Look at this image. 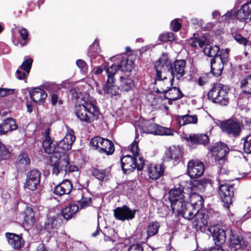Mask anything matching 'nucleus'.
<instances>
[{"label":"nucleus","instance_id":"obj_1","mask_svg":"<svg viewBox=\"0 0 251 251\" xmlns=\"http://www.w3.org/2000/svg\"><path fill=\"white\" fill-rule=\"evenodd\" d=\"M118 59L120 61L117 62L106 69L107 80L106 83L103 87V91L107 97L113 98L120 96V93L119 87L115 85L114 75L118 70L123 72H130L133 68L134 64L132 60L125 58L122 55H119L111 58V60L114 61Z\"/></svg>","mask_w":251,"mask_h":251},{"label":"nucleus","instance_id":"obj_2","mask_svg":"<svg viewBox=\"0 0 251 251\" xmlns=\"http://www.w3.org/2000/svg\"><path fill=\"white\" fill-rule=\"evenodd\" d=\"M170 64L171 61L165 56H162L154 63L156 70L154 84L157 87L156 92L158 93H166L170 87L173 85V80L168 79L166 75L168 67Z\"/></svg>","mask_w":251,"mask_h":251},{"label":"nucleus","instance_id":"obj_3","mask_svg":"<svg viewBox=\"0 0 251 251\" xmlns=\"http://www.w3.org/2000/svg\"><path fill=\"white\" fill-rule=\"evenodd\" d=\"M43 147L46 153H53L50 157V164L52 167V174L57 176L60 171L66 168L68 164L67 158L66 157L62 158L63 152L57 150L51 139H44Z\"/></svg>","mask_w":251,"mask_h":251},{"label":"nucleus","instance_id":"obj_4","mask_svg":"<svg viewBox=\"0 0 251 251\" xmlns=\"http://www.w3.org/2000/svg\"><path fill=\"white\" fill-rule=\"evenodd\" d=\"M75 114L81 122L90 124L99 118L100 112L95 101L88 100L75 105Z\"/></svg>","mask_w":251,"mask_h":251},{"label":"nucleus","instance_id":"obj_5","mask_svg":"<svg viewBox=\"0 0 251 251\" xmlns=\"http://www.w3.org/2000/svg\"><path fill=\"white\" fill-rule=\"evenodd\" d=\"M229 88L221 84L215 85L208 93V97L214 102L226 105L229 101Z\"/></svg>","mask_w":251,"mask_h":251},{"label":"nucleus","instance_id":"obj_6","mask_svg":"<svg viewBox=\"0 0 251 251\" xmlns=\"http://www.w3.org/2000/svg\"><path fill=\"white\" fill-rule=\"evenodd\" d=\"M122 167L124 172L132 171L135 168L138 170H142L144 166V160L142 157L137 159L135 156L126 155L121 158Z\"/></svg>","mask_w":251,"mask_h":251},{"label":"nucleus","instance_id":"obj_7","mask_svg":"<svg viewBox=\"0 0 251 251\" xmlns=\"http://www.w3.org/2000/svg\"><path fill=\"white\" fill-rule=\"evenodd\" d=\"M136 132L138 129H141L143 133H150L159 135H173V131L170 128H166L159 126L155 124H146L144 126L140 127L139 126H135Z\"/></svg>","mask_w":251,"mask_h":251},{"label":"nucleus","instance_id":"obj_8","mask_svg":"<svg viewBox=\"0 0 251 251\" xmlns=\"http://www.w3.org/2000/svg\"><path fill=\"white\" fill-rule=\"evenodd\" d=\"M91 146L100 149V151L107 155L112 154L115 151L114 144L110 140L101 138L95 137L92 138L90 141Z\"/></svg>","mask_w":251,"mask_h":251},{"label":"nucleus","instance_id":"obj_9","mask_svg":"<svg viewBox=\"0 0 251 251\" xmlns=\"http://www.w3.org/2000/svg\"><path fill=\"white\" fill-rule=\"evenodd\" d=\"M234 191V186L232 185L226 183L219 185V195L224 203V206L227 208L232 202Z\"/></svg>","mask_w":251,"mask_h":251},{"label":"nucleus","instance_id":"obj_10","mask_svg":"<svg viewBox=\"0 0 251 251\" xmlns=\"http://www.w3.org/2000/svg\"><path fill=\"white\" fill-rule=\"evenodd\" d=\"M221 126L224 132L236 137L240 135L242 126L239 122L229 119L222 122Z\"/></svg>","mask_w":251,"mask_h":251},{"label":"nucleus","instance_id":"obj_11","mask_svg":"<svg viewBox=\"0 0 251 251\" xmlns=\"http://www.w3.org/2000/svg\"><path fill=\"white\" fill-rule=\"evenodd\" d=\"M136 211V210L131 209L126 205L118 207L113 210L115 218L122 221L133 219L135 217Z\"/></svg>","mask_w":251,"mask_h":251},{"label":"nucleus","instance_id":"obj_12","mask_svg":"<svg viewBox=\"0 0 251 251\" xmlns=\"http://www.w3.org/2000/svg\"><path fill=\"white\" fill-rule=\"evenodd\" d=\"M185 61L184 60H176L173 65L171 63L170 66L168 67V71L171 69V75L172 76V80L176 78L179 80L185 74Z\"/></svg>","mask_w":251,"mask_h":251},{"label":"nucleus","instance_id":"obj_13","mask_svg":"<svg viewBox=\"0 0 251 251\" xmlns=\"http://www.w3.org/2000/svg\"><path fill=\"white\" fill-rule=\"evenodd\" d=\"M204 172V165L198 160H191L187 164V173L191 178L201 176Z\"/></svg>","mask_w":251,"mask_h":251},{"label":"nucleus","instance_id":"obj_14","mask_svg":"<svg viewBox=\"0 0 251 251\" xmlns=\"http://www.w3.org/2000/svg\"><path fill=\"white\" fill-rule=\"evenodd\" d=\"M210 150L212 156L217 161L224 160L229 151L227 146L222 142L215 143Z\"/></svg>","mask_w":251,"mask_h":251},{"label":"nucleus","instance_id":"obj_15","mask_svg":"<svg viewBox=\"0 0 251 251\" xmlns=\"http://www.w3.org/2000/svg\"><path fill=\"white\" fill-rule=\"evenodd\" d=\"M220 51V48L216 45L211 46L210 45H206L203 49V52L205 55L212 57V58H215L217 62H221V63L226 64L227 62V56L220 55L218 53Z\"/></svg>","mask_w":251,"mask_h":251},{"label":"nucleus","instance_id":"obj_16","mask_svg":"<svg viewBox=\"0 0 251 251\" xmlns=\"http://www.w3.org/2000/svg\"><path fill=\"white\" fill-rule=\"evenodd\" d=\"M40 176L41 174L37 170L29 171L27 174L25 187L32 191L35 190L40 182Z\"/></svg>","mask_w":251,"mask_h":251},{"label":"nucleus","instance_id":"obj_17","mask_svg":"<svg viewBox=\"0 0 251 251\" xmlns=\"http://www.w3.org/2000/svg\"><path fill=\"white\" fill-rule=\"evenodd\" d=\"M75 140V137L73 130L71 129H68L65 137L56 143V148L58 151L59 149L62 151L70 150Z\"/></svg>","mask_w":251,"mask_h":251},{"label":"nucleus","instance_id":"obj_18","mask_svg":"<svg viewBox=\"0 0 251 251\" xmlns=\"http://www.w3.org/2000/svg\"><path fill=\"white\" fill-rule=\"evenodd\" d=\"M181 156L182 152L180 148L174 146L167 149L164 156V160L171 161L173 164H177L179 162Z\"/></svg>","mask_w":251,"mask_h":251},{"label":"nucleus","instance_id":"obj_19","mask_svg":"<svg viewBox=\"0 0 251 251\" xmlns=\"http://www.w3.org/2000/svg\"><path fill=\"white\" fill-rule=\"evenodd\" d=\"M189 142V145L192 148H195L199 144L206 145L209 142V138L205 134H190L185 138Z\"/></svg>","mask_w":251,"mask_h":251},{"label":"nucleus","instance_id":"obj_20","mask_svg":"<svg viewBox=\"0 0 251 251\" xmlns=\"http://www.w3.org/2000/svg\"><path fill=\"white\" fill-rule=\"evenodd\" d=\"M209 230L217 246H220L225 242L226 235L225 231L223 229L219 226H213L210 227Z\"/></svg>","mask_w":251,"mask_h":251},{"label":"nucleus","instance_id":"obj_21","mask_svg":"<svg viewBox=\"0 0 251 251\" xmlns=\"http://www.w3.org/2000/svg\"><path fill=\"white\" fill-rule=\"evenodd\" d=\"M237 20L243 22L251 20V0L243 4L237 11Z\"/></svg>","mask_w":251,"mask_h":251},{"label":"nucleus","instance_id":"obj_22","mask_svg":"<svg viewBox=\"0 0 251 251\" xmlns=\"http://www.w3.org/2000/svg\"><path fill=\"white\" fill-rule=\"evenodd\" d=\"M193 218V225L197 229H201L207 226L209 222L208 215L201 211H196Z\"/></svg>","mask_w":251,"mask_h":251},{"label":"nucleus","instance_id":"obj_23","mask_svg":"<svg viewBox=\"0 0 251 251\" xmlns=\"http://www.w3.org/2000/svg\"><path fill=\"white\" fill-rule=\"evenodd\" d=\"M187 201L195 208V212L200 211L203 205V199L200 195L195 193H192L187 197Z\"/></svg>","mask_w":251,"mask_h":251},{"label":"nucleus","instance_id":"obj_24","mask_svg":"<svg viewBox=\"0 0 251 251\" xmlns=\"http://www.w3.org/2000/svg\"><path fill=\"white\" fill-rule=\"evenodd\" d=\"M247 243L243 240L241 236L237 234H231L229 238V248L231 251H236L244 246H246Z\"/></svg>","mask_w":251,"mask_h":251},{"label":"nucleus","instance_id":"obj_25","mask_svg":"<svg viewBox=\"0 0 251 251\" xmlns=\"http://www.w3.org/2000/svg\"><path fill=\"white\" fill-rule=\"evenodd\" d=\"M73 188L71 182L68 179L64 180L54 188V193L58 196L69 194Z\"/></svg>","mask_w":251,"mask_h":251},{"label":"nucleus","instance_id":"obj_26","mask_svg":"<svg viewBox=\"0 0 251 251\" xmlns=\"http://www.w3.org/2000/svg\"><path fill=\"white\" fill-rule=\"evenodd\" d=\"M169 195V199L171 201L180 199H187L188 194L184 192L183 187L179 185L178 187L176 186L174 189H171Z\"/></svg>","mask_w":251,"mask_h":251},{"label":"nucleus","instance_id":"obj_27","mask_svg":"<svg viewBox=\"0 0 251 251\" xmlns=\"http://www.w3.org/2000/svg\"><path fill=\"white\" fill-rule=\"evenodd\" d=\"M149 177L152 179H157L164 173V169L161 165L150 164L147 167Z\"/></svg>","mask_w":251,"mask_h":251},{"label":"nucleus","instance_id":"obj_28","mask_svg":"<svg viewBox=\"0 0 251 251\" xmlns=\"http://www.w3.org/2000/svg\"><path fill=\"white\" fill-rule=\"evenodd\" d=\"M6 236L8 244L13 249H19L24 245V241L20 235L12 233H6Z\"/></svg>","mask_w":251,"mask_h":251},{"label":"nucleus","instance_id":"obj_29","mask_svg":"<svg viewBox=\"0 0 251 251\" xmlns=\"http://www.w3.org/2000/svg\"><path fill=\"white\" fill-rule=\"evenodd\" d=\"M172 212L177 216H180L185 205L187 204V199H180L170 201Z\"/></svg>","mask_w":251,"mask_h":251},{"label":"nucleus","instance_id":"obj_30","mask_svg":"<svg viewBox=\"0 0 251 251\" xmlns=\"http://www.w3.org/2000/svg\"><path fill=\"white\" fill-rule=\"evenodd\" d=\"M17 125L15 121L11 118H8L0 123V134H4L8 131L15 130Z\"/></svg>","mask_w":251,"mask_h":251},{"label":"nucleus","instance_id":"obj_31","mask_svg":"<svg viewBox=\"0 0 251 251\" xmlns=\"http://www.w3.org/2000/svg\"><path fill=\"white\" fill-rule=\"evenodd\" d=\"M31 100L35 103L42 102L47 97V94L43 90L36 88L29 92Z\"/></svg>","mask_w":251,"mask_h":251},{"label":"nucleus","instance_id":"obj_32","mask_svg":"<svg viewBox=\"0 0 251 251\" xmlns=\"http://www.w3.org/2000/svg\"><path fill=\"white\" fill-rule=\"evenodd\" d=\"M176 120L180 126L188 124H196L198 122L197 116L196 115L186 114L182 116H177Z\"/></svg>","mask_w":251,"mask_h":251},{"label":"nucleus","instance_id":"obj_33","mask_svg":"<svg viewBox=\"0 0 251 251\" xmlns=\"http://www.w3.org/2000/svg\"><path fill=\"white\" fill-rule=\"evenodd\" d=\"M119 86L124 91H129L134 86L133 80L128 75H124L120 77Z\"/></svg>","mask_w":251,"mask_h":251},{"label":"nucleus","instance_id":"obj_34","mask_svg":"<svg viewBox=\"0 0 251 251\" xmlns=\"http://www.w3.org/2000/svg\"><path fill=\"white\" fill-rule=\"evenodd\" d=\"M164 94L165 97L172 100H176L184 97V95L180 89L176 87L169 88L166 93Z\"/></svg>","mask_w":251,"mask_h":251},{"label":"nucleus","instance_id":"obj_35","mask_svg":"<svg viewBox=\"0 0 251 251\" xmlns=\"http://www.w3.org/2000/svg\"><path fill=\"white\" fill-rule=\"evenodd\" d=\"M78 209L79 207L77 204L75 203L70 204L62 210V215L65 219L67 220L70 219L77 212Z\"/></svg>","mask_w":251,"mask_h":251},{"label":"nucleus","instance_id":"obj_36","mask_svg":"<svg viewBox=\"0 0 251 251\" xmlns=\"http://www.w3.org/2000/svg\"><path fill=\"white\" fill-rule=\"evenodd\" d=\"M196 213L197 212H195L194 206L191 205L188 201L180 216L181 215L184 218L190 220L193 219Z\"/></svg>","mask_w":251,"mask_h":251},{"label":"nucleus","instance_id":"obj_37","mask_svg":"<svg viewBox=\"0 0 251 251\" xmlns=\"http://www.w3.org/2000/svg\"><path fill=\"white\" fill-rule=\"evenodd\" d=\"M160 226L159 223L152 222L149 224L147 227V238L148 239L151 236L156 235L158 232Z\"/></svg>","mask_w":251,"mask_h":251},{"label":"nucleus","instance_id":"obj_38","mask_svg":"<svg viewBox=\"0 0 251 251\" xmlns=\"http://www.w3.org/2000/svg\"><path fill=\"white\" fill-rule=\"evenodd\" d=\"M240 86L244 93L251 94V75L243 79L241 81Z\"/></svg>","mask_w":251,"mask_h":251},{"label":"nucleus","instance_id":"obj_39","mask_svg":"<svg viewBox=\"0 0 251 251\" xmlns=\"http://www.w3.org/2000/svg\"><path fill=\"white\" fill-rule=\"evenodd\" d=\"M217 60H215V58H212L211 60V73L214 76H219L222 73L223 65L225 64L222 63L218 65L216 64Z\"/></svg>","mask_w":251,"mask_h":251},{"label":"nucleus","instance_id":"obj_40","mask_svg":"<svg viewBox=\"0 0 251 251\" xmlns=\"http://www.w3.org/2000/svg\"><path fill=\"white\" fill-rule=\"evenodd\" d=\"M19 32L22 39L24 41L23 42L18 43L17 42L16 43L15 41H13V42H14V44L16 46L20 45L21 47L25 46V45H26L27 44V42H28V41L29 40V37H28V32L25 28H23V27L19 29Z\"/></svg>","mask_w":251,"mask_h":251},{"label":"nucleus","instance_id":"obj_41","mask_svg":"<svg viewBox=\"0 0 251 251\" xmlns=\"http://www.w3.org/2000/svg\"><path fill=\"white\" fill-rule=\"evenodd\" d=\"M110 173L109 169H94L93 175L95 177L100 180H103Z\"/></svg>","mask_w":251,"mask_h":251},{"label":"nucleus","instance_id":"obj_42","mask_svg":"<svg viewBox=\"0 0 251 251\" xmlns=\"http://www.w3.org/2000/svg\"><path fill=\"white\" fill-rule=\"evenodd\" d=\"M30 160L27 155L25 153H21L18 157L17 165L21 168H25L29 165Z\"/></svg>","mask_w":251,"mask_h":251},{"label":"nucleus","instance_id":"obj_43","mask_svg":"<svg viewBox=\"0 0 251 251\" xmlns=\"http://www.w3.org/2000/svg\"><path fill=\"white\" fill-rule=\"evenodd\" d=\"M243 141V149L247 153H251V134L242 139Z\"/></svg>","mask_w":251,"mask_h":251},{"label":"nucleus","instance_id":"obj_44","mask_svg":"<svg viewBox=\"0 0 251 251\" xmlns=\"http://www.w3.org/2000/svg\"><path fill=\"white\" fill-rule=\"evenodd\" d=\"M234 18L237 19V11L234 9H231L222 16V20L221 21L225 22H228L230 20H233Z\"/></svg>","mask_w":251,"mask_h":251},{"label":"nucleus","instance_id":"obj_45","mask_svg":"<svg viewBox=\"0 0 251 251\" xmlns=\"http://www.w3.org/2000/svg\"><path fill=\"white\" fill-rule=\"evenodd\" d=\"M25 221L29 224H33L34 222V214L33 210L27 207L25 211Z\"/></svg>","mask_w":251,"mask_h":251},{"label":"nucleus","instance_id":"obj_46","mask_svg":"<svg viewBox=\"0 0 251 251\" xmlns=\"http://www.w3.org/2000/svg\"><path fill=\"white\" fill-rule=\"evenodd\" d=\"M100 52V49L98 48V43L96 40L90 46L88 52V55L91 58H96V55Z\"/></svg>","mask_w":251,"mask_h":251},{"label":"nucleus","instance_id":"obj_47","mask_svg":"<svg viewBox=\"0 0 251 251\" xmlns=\"http://www.w3.org/2000/svg\"><path fill=\"white\" fill-rule=\"evenodd\" d=\"M10 157V152L8 149L6 148L0 141V159L5 160L7 159Z\"/></svg>","mask_w":251,"mask_h":251},{"label":"nucleus","instance_id":"obj_48","mask_svg":"<svg viewBox=\"0 0 251 251\" xmlns=\"http://www.w3.org/2000/svg\"><path fill=\"white\" fill-rule=\"evenodd\" d=\"M188 43L192 47H197V45H198L200 48H202L205 44L204 42L202 39L198 37L190 38Z\"/></svg>","mask_w":251,"mask_h":251},{"label":"nucleus","instance_id":"obj_49","mask_svg":"<svg viewBox=\"0 0 251 251\" xmlns=\"http://www.w3.org/2000/svg\"><path fill=\"white\" fill-rule=\"evenodd\" d=\"M159 39L160 41L163 42L173 41L175 40V35L173 32H167L161 34Z\"/></svg>","mask_w":251,"mask_h":251},{"label":"nucleus","instance_id":"obj_50","mask_svg":"<svg viewBox=\"0 0 251 251\" xmlns=\"http://www.w3.org/2000/svg\"><path fill=\"white\" fill-rule=\"evenodd\" d=\"M32 62L33 60L30 58H28L23 62L20 68L28 74L30 72Z\"/></svg>","mask_w":251,"mask_h":251},{"label":"nucleus","instance_id":"obj_51","mask_svg":"<svg viewBox=\"0 0 251 251\" xmlns=\"http://www.w3.org/2000/svg\"><path fill=\"white\" fill-rule=\"evenodd\" d=\"M130 150L132 154L135 156V158L141 157L139 154V148L138 143L136 141H134L130 146Z\"/></svg>","mask_w":251,"mask_h":251},{"label":"nucleus","instance_id":"obj_52","mask_svg":"<svg viewBox=\"0 0 251 251\" xmlns=\"http://www.w3.org/2000/svg\"><path fill=\"white\" fill-rule=\"evenodd\" d=\"M234 38L237 42L240 44L243 45L245 46L247 45L249 43L251 44L249 41L246 38L243 37L240 34L235 35Z\"/></svg>","mask_w":251,"mask_h":251},{"label":"nucleus","instance_id":"obj_53","mask_svg":"<svg viewBox=\"0 0 251 251\" xmlns=\"http://www.w3.org/2000/svg\"><path fill=\"white\" fill-rule=\"evenodd\" d=\"M76 65L83 72H85L87 70V66L86 62L81 59H78L76 61Z\"/></svg>","mask_w":251,"mask_h":251},{"label":"nucleus","instance_id":"obj_54","mask_svg":"<svg viewBox=\"0 0 251 251\" xmlns=\"http://www.w3.org/2000/svg\"><path fill=\"white\" fill-rule=\"evenodd\" d=\"M91 198L83 197L79 201L80 208H83L91 204Z\"/></svg>","mask_w":251,"mask_h":251},{"label":"nucleus","instance_id":"obj_55","mask_svg":"<svg viewBox=\"0 0 251 251\" xmlns=\"http://www.w3.org/2000/svg\"><path fill=\"white\" fill-rule=\"evenodd\" d=\"M181 25L177 19L174 20L171 23V28L175 32L178 31L181 28Z\"/></svg>","mask_w":251,"mask_h":251},{"label":"nucleus","instance_id":"obj_56","mask_svg":"<svg viewBox=\"0 0 251 251\" xmlns=\"http://www.w3.org/2000/svg\"><path fill=\"white\" fill-rule=\"evenodd\" d=\"M78 171V168L77 166L75 165H69V162H68L67 165L65 169L62 170L61 171L59 172V174L64 171L65 172H67V171L69 172H77Z\"/></svg>","mask_w":251,"mask_h":251},{"label":"nucleus","instance_id":"obj_57","mask_svg":"<svg viewBox=\"0 0 251 251\" xmlns=\"http://www.w3.org/2000/svg\"><path fill=\"white\" fill-rule=\"evenodd\" d=\"M127 251H143V249L140 244H135L130 245Z\"/></svg>","mask_w":251,"mask_h":251},{"label":"nucleus","instance_id":"obj_58","mask_svg":"<svg viewBox=\"0 0 251 251\" xmlns=\"http://www.w3.org/2000/svg\"><path fill=\"white\" fill-rule=\"evenodd\" d=\"M13 93H14L13 89H8L0 88V98L2 97H4L5 96L12 94Z\"/></svg>","mask_w":251,"mask_h":251},{"label":"nucleus","instance_id":"obj_59","mask_svg":"<svg viewBox=\"0 0 251 251\" xmlns=\"http://www.w3.org/2000/svg\"><path fill=\"white\" fill-rule=\"evenodd\" d=\"M28 74H27L25 72H22L20 70H17L16 72V77L20 80L24 79L27 77Z\"/></svg>","mask_w":251,"mask_h":251},{"label":"nucleus","instance_id":"obj_60","mask_svg":"<svg viewBox=\"0 0 251 251\" xmlns=\"http://www.w3.org/2000/svg\"><path fill=\"white\" fill-rule=\"evenodd\" d=\"M58 96H57V95L56 94H52L51 95V103L53 105H55L57 101H58L59 103L60 104H61L62 103V100H58Z\"/></svg>","mask_w":251,"mask_h":251},{"label":"nucleus","instance_id":"obj_61","mask_svg":"<svg viewBox=\"0 0 251 251\" xmlns=\"http://www.w3.org/2000/svg\"><path fill=\"white\" fill-rule=\"evenodd\" d=\"M212 17L213 19L218 20L219 22H222L221 20H222V16L221 17L220 15V13L218 11H214L212 12Z\"/></svg>","mask_w":251,"mask_h":251},{"label":"nucleus","instance_id":"obj_62","mask_svg":"<svg viewBox=\"0 0 251 251\" xmlns=\"http://www.w3.org/2000/svg\"><path fill=\"white\" fill-rule=\"evenodd\" d=\"M191 23L193 25H199L200 26H202L201 21L199 19H198L197 18H193L191 19Z\"/></svg>","mask_w":251,"mask_h":251},{"label":"nucleus","instance_id":"obj_63","mask_svg":"<svg viewBox=\"0 0 251 251\" xmlns=\"http://www.w3.org/2000/svg\"><path fill=\"white\" fill-rule=\"evenodd\" d=\"M35 251H47L43 244H39Z\"/></svg>","mask_w":251,"mask_h":251},{"label":"nucleus","instance_id":"obj_64","mask_svg":"<svg viewBox=\"0 0 251 251\" xmlns=\"http://www.w3.org/2000/svg\"><path fill=\"white\" fill-rule=\"evenodd\" d=\"M93 71L95 75H98L102 73L103 69L100 67H97L94 69Z\"/></svg>","mask_w":251,"mask_h":251}]
</instances>
